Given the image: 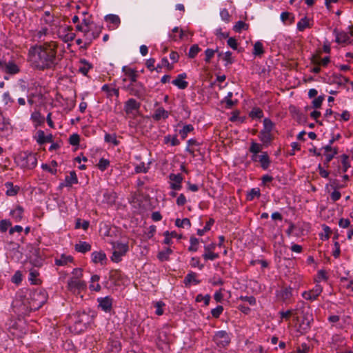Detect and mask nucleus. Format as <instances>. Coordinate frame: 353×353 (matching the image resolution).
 <instances>
[{
	"label": "nucleus",
	"instance_id": "obj_1",
	"mask_svg": "<svg viewBox=\"0 0 353 353\" xmlns=\"http://www.w3.org/2000/svg\"><path fill=\"white\" fill-rule=\"evenodd\" d=\"M57 43L50 41L30 46L27 61L34 70L44 71L54 69L58 64Z\"/></svg>",
	"mask_w": 353,
	"mask_h": 353
},
{
	"label": "nucleus",
	"instance_id": "obj_2",
	"mask_svg": "<svg viewBox=\"0 0 353 353\" xmlns=\"http://www.w3.org/2000/svg\"><path fill=\"white\" fill-rule=\"evenodd\" d=\"M77 31L83 33L85 43L90 44L94 39L99 37L101 32V27L92 23L90 25L88 19H82L81 23L76 26Z\"/></svg>",
	"mask_w": 353,
	"mask_h": 353
},
{
	"label": "nucleus",
	"instance_id": "obj_3",
	"mask_svg": "<svg viewBox=\"0 0 353 353\" xmlns=\"http://www.w3.org/2000/svg\"><path fill=\"white\" fill-rule=\"evenodd\" d=\"M13 312L19 317H23L32 311L27 296L18 294L12 301Z\"/></svg>",
	"mask_w": 353,
	"mask_h": 353
},
{
	"label": "nucleus",
	"instance_id": "obj_4",
	"mask_svg": "<svg viewBox=\"0 0 353 353\" xmlns=\"http://www.w3.org/2000/svg\"><path fill=\"white\" fill-rule=\"evenodd\" d=\"M15 162L23 169L32 170L37 165V158L35 154L27 151L21 152L16 156Z\"/></svg>",
	"mask_w": 353,
	"mask_h": 353
},
{
	"label": "nucleus",
	"instance_id": "obj_5",
	"mask_svg": "<svg viewBox=\"0 0 353 353\" xmlns=\"http://www.w3.org/2000/svg\"><path fill=\"white\" fill-rule=\"evenodd\" d=\"M27 298L33 311L39 310L46 303L48 294L44 290H38L30 293L29 296Z\"/></svg>",
	"mask_w": 353,
	"mask_h": 353
},
{
	"label": "nucleus",
	"instance_id": "obj_6",
	"mask_svg": "<svg viewBox=\"0 0 353 353\" xmlns=\"http://www.w3.org/2000/svg\"><path fill=\"white\" fill-rule=\"evenodd\" d=\"M6 326L9 332L14 337L21 338L26 333L24 322L20 319L18 321L10 319L6 323Z\"/></svg>",
	"mask_w": 353,
	"mask_h": 353
},
{
	"label": "nucleus",
	"instance_id": "obj_7",
	"mask_svg": "<svg viewBox=\"0 0 353 353\" xmlns=\"http://www.w3.org/2000/svg\"><path fill=\"white\" fill-rule=\"evenodd\" d=\"M113 252L111 260L115 263L121 261L122 256H124L128 250V244L127 243L116 242L112 245Z\"/></svg>",
	"mask_w": 353,
	"mask_h": 353
},
{
	"label": "nucleus",
	"instance_id": "obj_8",
	"mask_svg": "<svg viewBox=\"0 0 353 353\" xmlns=\"http://www.w3.org/2000/svg\"><path fill=\"white\" fill-rule=\"evenodd\" d=\"M86 282L77 279V278H70L68 281V289L73 293H79L86 289Z\"/></svg>",
	"mask_w": 353,
	"mask_h": 353
},
{
	"label": "nucleus",
	"instance_id": "obj_9",
	"mask_svg": "<svg viewBox=\"0 0 353 353\" xmlns=\"http://www.w3.org/2000/svg\"><path fill=\"white\" fill-rule=\"evenodd\" d=\"M322 292L323 287L319 283H316L312 289L307 291H304L302 293V296L305 300L314 301L317 299Z\"/></svg>",
	"mask_w": 353,
	"mask_h": 353
},
{
	"label": "nucleus",
	"instance_id": "obj_10",
	"mask_svg": "<svg viewBox=\"0 0 353 353\" xmlns=\"http://www.w3.org/2000/svg\"><path fill=\"white\" fill-rule=\"evenodd\" d=\"M49 34V29L44 26L31 31V37L34 41L40 43L45 41Z\"/></svg>",
	"mask_w": 353,
	"mask_h": 353
},
{
	"label": "nucleus",
	"instance_id": "obj_11",
	"mask_svg": "<svg viewBox=\"0 0 353 353\" xmlns=\"http://www.w3.org/2000/svg\"><path fill=\"white\" fill-rule=\"evenodd\" d=\"M128 88L131 94L138 97L139 99H143L145 95V88L140 82L129 84Z\"/></svg>",
	"mask_w": 353,
	"mask_h": 353
},
{
	"label": "nucleus",
	"instance_id": "obj_12",
	"mask_svg": "<svg viewBox=\"0 0 353 353\" xmlns=\"http://www.w3.org/2000/svg\"><path fill=\"white\" fill-rule=\"evenodd\" d=\"M214 341L218 346L225 347L230 343V339L227 332L221 330L215 333Z\"/></svg>",
	"mask_w": 353,
	"mask_h": 353
},
{
	"label": "nucleus",
	"instance_id": "obj_13",
	"mask_svg": "<svg viewBox=\"0 0 353 353\" xmlns=\"http://www.w3.org/2000/svg\"><path fill=\"white\" fill-rule=\"evenodd\" d=\"M216 248V244L212 243L209 245L204 246V254H203V257L205 261H214L219 257V254L218 253H215L213 251Z\"/></svg>",
	"mask_w": 353,
	"mask_h": 353
},
{
	"label": "nucleus",
	"instance_id": "obj_14",
	"mask_svg": "<svg viewBox=\"0 0 353 353\" xmlns=\"http://www.w3.org/2000/svg\"><path fill=\"white\" fill-rule=\"evenodd\" d=\"M169 179L172 182L170 183V187L172 190H180L182 188L183 176L181 174H170Z\"/></svg>",
	"mask_w": 353,
	"mask_h": 353
},
{
	"label": "nucleus",
	"instance_id": "obj_15",
	"mask_svg": "<svg viewBox=\"0 0 353 353\" xmlns=\"http://www.w3.org/2000/svg\"><path fill=\"white\" fill-rule=\"evenodd\" d=\"M59 37L65 42L72 41L75 38V34L72 32V28L66 26L61 29L59 32Z\"/></svg>",
	"mask_w": 353,
	"mask_h": 353
},
{
	"label": "nucleus",
	"instance_id": "obj_16",
	"mask_svg": "<svg viewBox=\"0 0 353 353\" xmlns=\"http://www.w3.org/2000/svg\"><path fill=\"white\" fill-rule=\"evenodd\" d=\"M325 150V162L324 165L325 168H328V164L331 161V160L334 157V156L338 153V150L336 148H332L330 145H325L323 147Z\"/></svg>",
	"mask_w": 353,
	"mask_h": 353
},
{
	"label": "nucleus",
	"instance_id": "obj_17",
	"mask_svg": "<svg viewBox=\"0 0 353 353\" xmlns=\"http://www.w3.org/2000/svg\"><path fill=\"white\" fill-rule=\"evenodd\" d=\"M99 307L105 312H110L112 306V299L107 296L103 298H99L97 299Z\"/></svg>",
	"mask_w": 353,
	"mask_h": 353
},
{
	"label": "nucleus",
	"instance_id": "obj_18",
	"mask_svg": "<svg viewBox=\"0 0 353 353\" xmlns=\"http://www.w3.org/2000/svg\"><path fill=\"white\" fill-rule=\"evenodd\" d=\"M140 108V103L134 99H129L124 105V110L126 114H132L134 111H137Z\"/></svg>",
	"mask_w": 353,
	"mask_h": 353
},
{
	"label": "nucleus",
	"instance_id": "obj_19",
	"mask_svg": "<svg viewBox=\"0 0 353 353\" xmlns=\"http://www.w3.org/2000/svg\"><path fill=\"white\" fill-rule=\"evenodd\" d=\"M91 259L94 263H100L103 265L106 263L107 258L105 254L102 251H95L91 254Z\"/></svg>",
	"mask_w": 353,
	"mask_h": 353
},
{
	"label": "nucleus",
	"instance_id": "obj_20",
	"mask_svg": "<svg viewBox=\"0 0 353 353\" xmlns=\"http://www.w3.org/2000/svg\"><path fill=\"white\" fill-rule=\"evenodd\" d=\"M186 77L185 73L179 74L177 77L172 81V84L181 90L186 88L188 85V82L185 81Z\"/></svg>",
	"mask_w": 353,
	"mask_h": 353
},
{
	"label": "nucleus",
	"instance_id": "obj_21",
	"mask_svg": "<svg viewBox=\"0 0 353 353\" xmlns=\"http://www.w3.org/2000/svg\"><path fill=\"white\" fill-rule=\"evenodd\" d=\"M169 116V113L163 108L159 107L157 108L152 115V119L154 121H160L161 119H166Z\"/></svg>",
	"mask_w": 353,
	"mask_h": 353
},
{
	"label": "nucleus",
	"instance_id": "obj_22",
	"mask_svg": "<svg viewBox=\"0 0 353 353\" xmlns=\"http://www.w3.org/2000/svg\"><path fill=\"white\" fill-rule=\"evenodd\" d=\"M183 30L179 29V27H174L170 33H169L168 37L170 41H178L183 39Z\"/></svg>",
	"mask_w": 353,
	"mask_h": 353
},
{
	"label": "nucleus",
	"instance_id": "obj_23",
	"mask_svg": "<svg viewBox=\"0 0 353 353\" xmlns=\"http://www.w3.org/2000/svg\"><path fill=\"white\" fill-rule=\"evenodd\" d=\"M3 72L10 74H15L19 72V68L13 61H8V63H4Z\"/></svg>",
	"mask_w": 353,
	"mask_h": 353
},
{
	"label": "nucleus",
	"instance_id": "obj_24",
	"mask_svg": "<svg viewBox=\"0 0 353 353\" xmlns=\"http://www.w3.org/2000/svg\"><path fill=\"white\" fill-rule=\"evenodd\" d=\"M6 188V194L8 196H13L18 194L20 188L18 185H14L13 183L8 181L5 183Z\"/></svg>",
	"mask_w": 353,
	"mask_h": 353
},
{
	"label": "nucleus",
	"instance_id": "obj_25",
	"mask_svg": "<svg viewBox=\"0 0 353 353\" xmlns=\"http://www.w3.org/2000/svg\"><path fill=\"white\" fill-rule=\"evenodd\" d=\"M77 183L78 179L77 174L74 171H72L70 172L69 175L65 176L64 183H61V185L70 187L74 184H77Z\"/></svg>",
	"mask_w": 353,
	"mask_h": 353
},
{
	"label": "nucleus",
	"instance_id": "obj_26",
	"mask_svg": "<svg viewBox=\"0 0 353 353\" xmlns=\"http://www.w3.org/2000/svg\"><path fill=\"white\" fill-rule=\"evenodd\" d=\"M330 62V57L327 56L323 58H321L318 55H314L312 58V63L314 65H319L320 67H326Z\"/></svg>",
	"mask_w": 353,
	"mask_h": 353
},
{
	"label": "nucleus",
	"instance_id": "obj_27",
	"mask_svg": "<svg viewBox=\"0 0 353 353\" xmlns=\"http://www.w3.org/2000/svg\"><path fill=\"white\" fill-rule=\"evenodd\" d=\"M292 296V293L291 288H285L281 289L280 291L276 292V296L283 301L290 299Z\"/></svg>",
	"mask_w": 353,
	"mask_h": 353
},
{
	"label": "nucleus",
	"instance_id": "obj_28",
	"mask_svg": "<svg viewBox=\"0 0 353 353\" xmlns=\"http://www.w3.org/2000/svg\"><path fill=\"white\" fill-rule=\"evenodd\" d=\"M258 161L260 163L261 167L264 170L268 169L271 163L270 157L266 152H262V154L259 156Z\"/></svg>",
	"mask_w": 353,
	"mask_h": 353
},
{
	"label": "nucleus",
	"instance_id": "obj_29",
	"mask_svg": "<svg viewBox=\"0 0 353 353\" xmlns=\"http://www.w3.org/2000/svg\"><path fill=\"white\" fill-rule=\"evenodd\" d=\"M23 208L17 205L14 209L10 211V214L15 222H19L23 218Z\"/></svg>",
	"mask_w": 353,
	"mask_h": 353
},
{
	"label": "nucleus",
	"instance_id": "obj_30",
	"mask_svg": "<svg viewBox=\"0 0 353 353\" xmlns=\"http://www.w3.org/2000/svg\"><path fill=\"white\" fill-rule=\"evenodd\" d=\"M100 279V276L97 274H94L90 278V283L89 285V288L92 291L99 292L101 289V285L99 281Z\"/></svg>",
	"mask_w": 353,
	"mask_h": 353
},
{
	"label": "nucleus",
	"instance_id": "obj_31",
	"mask_svg": "<svg viewBox=\"0 0 353 353\" xmlns=\"http://www.w3.org/2000/svg\"><path fill=\"white\" fill-rule=\"evenodd\" d=\"M200 281L197 279V274L194 272H189L184 279V284L188 286L191 284L197 285Z\"/></svg>",
	"mask_w": 353,
	"mask_h": 353
},
{
	"label": "nucleus",
	"instance_id": "obj_32",
	"mask_svg": "<svg viewBox=\"0 0 353 353\" xmlns=\"http://www.w3.org/2000/svg\"><path fill=\"white\" fill-rule=\"evenodd\" d=\"M30 119L34 124L35 127L41 125L45 121L44 117L38 111H34L31 114Z\"/></svg>",
	"mask_w": 353,
	"mask_h": 353
},
{
	"label": "nucleus",
	"instance_id": "obj_33",
	"mask_svg": "<svg viewBox=\"0 0 353 353\" xmlns=\"http://www.w3.org/2000/svg\"><path fill=\"white\" fill-rule=\"evenodd\" d=\"M75 250L80 253H86L91 250V245L85 241H79L74 245Z\"/></svg>",
	"mask_w": 353,
	"mask_h": 353
},
{
	"label": "nucleus",
	"instance_id": "obj_34",
	"mask_svg": "<svg viewBox=\"0 0 353 353\" xmlns=\"http://www.w3.org/2000/svg\"><path fill=\"white\" fill-rule=\"evenodd\" d=\"M73 262V257L70 255L62 254L59 258L55 259V264L59 266H64Z\"/></svg>",
	"mask_w": 353,
	"mask_h": 353
},
{
	"label": "nucleus",
	"instance_id": "obj_35",
	"mask_svg": "<svg viewBox=\"0 0 353 353\" xmlns=\"http://www.w3.org/2000/svg\"><path fill=\"white\" fill-rule=\"evenodd\" d=\"M334 33L335 34L336 41L339 43H345L350 39V36L345 32H338L334 30Z\"/></svg>",
	"mask_w": 353,
	"mask_h": 353
},
{
	"label": "nucleus",
	"instance_id": "obj_36",
	"mask_svg": "<svg viewBox=\"0 0 353 353\" xmlns=\"http://www.w3.org/2000/svg\"><path fill=\"white\" fill-rule=\"evenodd\" d=\"M11 132V127L8 119L0 117V133Z\"/></svg>",
	"mask_w": 353,
	"mask_h": 353
},
{
	"label": "nucleus",
	"instance_id": "obj_37",
	"mask_svg": "<svg viewBox=\"0 0 353 353\" xmlns=\"http://www.w3.org/2000/svg\"><path fill=\"white\" fill-rule=\"evenodd\" d=\"M39 275V271L35 268H32L30 270L28 280L31 284L37 285L39 283V279L38 276Z\"/></svg>",
	"mask_w": 353,
	"mask_h": 353
},
{
	"label": "nucleus",
	"instance_id": "obj_38",
	"mask_svg": "<svg viewBox=\"0 0 353 353\" xmlns=\"http://www.w3.org/2000/svg\"><path fill=\"white\" fill-rule=\"evenodd\" d=\"M335 183H336V181H333V185L334 186V191L331 193L330 194V198L331 199L335 202L338 200L340 199L341 196V194L340 193V192L339 190H337L338 188H345L346 185H335Z\"/></svg>",
	"mask_w": 353,
	"mask_h": 353
},
{
	"label": "nucleus",
	"instance_id": "obj_39",
	"mask_svg": "<svg viewBox=\"0 0 353 353\" xmlns=\"http://www.w3.org/2000/svg\"><path fill=\"white\" fill-rule=\"evenodd\" d=\"M310 27V19L306 17L302 18L296 24L297 30L301 32Z\"/></svg>",
	"mask_w": 353,
	"mask_h": 353
},
{
	"label": "nucleus",
	"instance_id": "obj_40",
	"mask_svg": "<svg viewBox=\"0 0 353 353\" xmlns=\"http://www.w3.org/2000/svg\"><path fill=\"white\" fill-rule=\"evenodd\" d=\"M219 57H222L223 60L225 61V66L231 65L234 62L232 52L230 51H227L225 53L220 52Z\"/></svg>",
	"mask_w": 353,
	"mask_h": 353
},
{
	"label": "nucleus",
	"instance_id": "obj_41",
	"mask_svg": "<svg viewBox=\"0 0 353 353\" xmlns=\"http://www.w3.org/2000/svg\"><path fill=\"white\" fill-rule=\"evenodd\" d=\"M249 25L243 21H238L233 26V30L236 32H241L242 30H247Z\"/></svg>",
	"mask_w": 353,
	"mask_h": 353
},
{
	"label": "nucleus",
	"instance_id": "obj_42",
	"mask_svg": "<svg viewBox=\"0 0 353 353\" xmlns=\"http://www.w3.org/2000/svg\"><path fill=\"white\" fill-rule=\"evenodd\" d=\"M163 142L165 144L170 143L172 146H176L180 144L179 140L177 139L176 135L171 136L167 135L164 137Z\"/></svg>",
	"mask_w": 353,
	"mask_h": 353
},
{
	"label": "nucleus",
	"instance_id": "obj_43",
	"mask_svg": "<svg viewBox=\"0 0 353 353\" xmlns=\"http://www.w3.org/2000/svg\"><path fill=\"white\" fill-rule=\"evenodd\" d=\"M105 19L106 22L112 23L114 28L117 27L120 23L119 17L115 14H108L105 16Z\"/></svg>",
	"mask_w": 353,
	"mask_h": 353
},
{
	"label": "nucleus",
	"instance_id": "obj_44",
	"mask_svg": "<svg viewBox=\"0 0 353 353\" xmlns=\"http://www.w3.org/2000/svg\"><path fill=\"white\" fill-rule=\"evenodd\" d=\"M190 244L188 250L193 252H196L199 246V240L194 236H191L190 239Z\"/></svg>",
	"mask_w": 353,
	"mask_h": 353
},
{
	"label": "nucleus",
	"instance_id": "obj_45",
	"mask_svg": "<svg viewBox=\"0 0 353 353\" xmlns=\"http://www.w3.org/2000/svg\"><path fill=\"white\" fill-rule=\"evenodd\" d=\"M233 96V93L232 92H229L225 97L223 99L221 103H225L227 108H231L233 105H234L237 101H232V97Z\"/></svg>",
	"mask_w": 353,
	"mask_h": 353
},
{
	"label": "nucleus",
	"instance_id": "obj_46",
	"mask_svg": "<svg viewBox=\"0 0 353 353\" xmlns=\"http://www.w3.org/2000/svg\"><path fill=\"white\" fill-rule=\"evenodd\" d=\"M341 170L343 172H346L347 170L351 167L350 162L349 161V157L347 154L341 155Z\"/></svg>",
	"mask_w": 353,
	"mask_h": 353
},
{
	"label": "nucleus",
	"instance_id": "obj_47",
	"mask_svg": "<svg viewBox=\"0 0 353 353\" xmlns=\"http://www.w3.org/2000/svg\"><path fill=\"white\" fill-rule=\"evenodd\" d=\"M261 196L260 189L259 188H252L247 194V200L252 201L254 198H259Z\"/></svg>",
	"mask_w": 353,
	"mask_h": 353
},
{
	"label": "nucleus",
	"instance_id": "obj_48",
	"mask_svg": "<svg viewBox=\"0 0 353 353\" xmlns=\"http://www.w3.org/2000/svg\"><path fill=\"white\" fill-rule=\"evenodd\" d=\"M194 127L191 124L185 125L181 130H179V134L183 139H185L188 133L193 131Z\"/></svg>",
	"mask_w": 353,
	"mask_h": 353
},
{
	"label": "nucleus",
	"instance_id": "obj_49",
	"mask_svg": "<svg viewBox=\"0 0 353 353\" xmlns=\"http://www.w3.org/2000/svg\"><path fill=\"white\" fill-rule=\"evenodd\" d=\"M175 225L178 228H190L191 223L189 219L184 218L183 219H176L175 221Z\"/></svg>",
	"mask_w": 353,
	"mask_h": 353
},
{
	"label": "nucleus",
	"instance_id": "obj_50",
	"mask_svg": "<svg viewBox=\"0 0 353 353\" xmlns=\"http://www.w3.org/2000/svg\"><path fill=\"white\" fill-rule=\"evenodd\" d=\"M264 53L263 43L260 41H256L254 45L253 54L255 56H261Z\"/></svg>",
	"mask_w": 353,
	"mask_h": 353
},
{
	"label": "nucleus",
	"instance_id": "obj_51",
	"mask_svg": "<svg viewBox=\"0 0 353 353\" xmlns=\"http://www.w3.org/2000/svg\"><path fill=\"white\" fill-rule=\"evenodd\" d=\"M214 221L213 219H210L209 221L205 223V225L203 229L197 230V234L203 236L205 232L209 231L211 229L212 225L214 224Z\"/></svg>",
	"mask_w": 353,
	"mask_h": 353
},
{
	"label": "nucleus",
	"instance_id": "obj_52",
	"mask_svg": "<svg viewBox=\"0 0 353 353\" xmlns=\"http://www.w3.org/2000/svg\"><path fill=\"white\" fill-rule=\"evenodd\" d=\"M259 138H260V140L263 143H270V141L272 140L271 132H268L261 130L260 132Z\"/></svg>",
	"mask_w": 353,
	"mask_h": 353
},
{
	"label": "nucleus",
	"instance_id": "obj_53",
	"mask_svg": "<svg viewBox=\"0 0 353 353\" xmlns=\"http://www.w3.org/2000/svg\"><path fill=\"white\" fill-rule=\"evenodd\" d=\"M104 140L107 143H111L114 145H119V141L117 139V135L115 134L106 133L104 137Z\"/></svg>",
	"mask_w": 353,
	"mask_h": 353
},
{
	"label": "nucleus",
	"instance_id": "obj_54",
	"mask_svg": "<svg viewBox=\"0 0 353 353\" xmlns=\"http://www.w3.org/2000/svg\"><path fill=\"white\" fill-rule=\"evenodd\" d=\"M46 134L44 131L39 130L37 132L35 139L38 144L43 145L46 143Z\"/></svg>",
	"mask_w": 353,
	"mask_h": 353
},
{
	"label": "nucleus",
	"instance_id": "obj_55",
	"mask_svg": "<svg viewBox=\"0 0 353 353\" xmlns=\"http://www.w3.org/2000/svg\"><path fill=\"white\" fill-rule=\"evenodd\" d=\"M262 149L263 145L261 144L256 143L254 141H252L250 147L249 148V151L251 153L258 154L261 152Z\"/></svg>",
	"mask_w": 353,
	"mask_h": 353
},
{
	"label": "nucleus",
	"instance_id": "obj_56",
	"mask_svg": "<svg viewBox=\"0 0 353 353\" xmlns=\"http://www.w3.org/2000/svg\"><path fill=\"white\" fill-rule=\"evenodd\" d=\"M172 253V250L170 248H166L165 250L160 252L158 254V258L160 261H167L169 259V256Z\"/></svg>",
	"mask_w": 353,
	"mask_h": 353
},
{
	"label": "nucleus",
	"instance_id": "obj_57",
	"mask_svg": "<svg viewBox=\"0 0 353 353\" xmlns=\"http://www.w3.org/2000/svg\"><path fill=\"white\" fill-rule=\"evenodd\" d=\"M274 124L270 119L265 118L263 119V128L262 130L268 132H271L274 128Z\"/></svg>",
	"mask_w": 353,
	"mask_h": 353
},
{
	"label": "nucleus",
	"instance_id": "obj_58",
	"mask_svg": "<svg viewBox=\"0 0 353 353\" xmlns=\"http://www.w3.org/2000/svg\"><path fill=\"white\" fill-rule=\"evenodd\" d=\"M81 62L83 63V65L79 68V70L83 75H86L92 66L85 59L81 60Z\"/></svg>",
	"mask_w": 353,
	"mask_h": 353
},
{
	"label": "nucleus",
	"instance_id": "obj_59",
	"mask_svg": "<svg viewBox=\"0 0 353 353\" xmlns=\"http://www.w3.org/2000/svg\"><path fill=\"white\" fill-rule=\"evenodd\" d=\"M149 170V167L145 165L144 162H141L137 165L134 168V172L137 174L139 173H146Z\"/></svg>",
	"mask_w": 353,
	"mask_h": 353
},
{
	"label": "nucleus",
	"instance_id": "obj_60",
	"mask_svg": "<svg viewBox=\"0 0 353 353\" xmlns=\"http://www.w3.org/2000/svg\"><path fill=\"white\" fill-rule=\"evenodd\" d=\"M328 279L326 272L324 270H320L318 271L316 274V279H315L316 283H319L321 281H327Z\"/></svg>",
	"mask_w": 353,
	"mask_h": 353
},
{
	"label": "nucleus",
	"instance_id": "obj_61",
	"mask_svg": "<svg viewBox=\"0 0 353 353\" xmlns=\"http://www.w3.org/2000/svg\"><path fill=\"white\" fill-rule=\"evenodd\" d=\"M250 116L252 117V118H256V119H261L263 117V111L259 108H253L250 113Z\"/></svg>",
	"mask_w": 353,
	"mask_h": 353
},
{
	"label": "nucleus",
	"instance_id": "obj_62",
	"mask_svg": "<svg viewBox=\"0 0 353 353\" xmlns=\"http://www.w3.org/2000/svg\"><path fill=\"white\" fill-rule=\"evenodd\" d=\"M200 51L201 48L198 46V45H193L189 50L188 57L190 58H194Z\"/></svg>",
	"mask_w": 353,
	"mask_h": 353
},
{
	"label": "nucleus",
	"instance_id": "obj_63",
	"mask_svg": "<svg viewBox=\"0 0 353 353\" xmlns=\"http://www.w3.org/2000/svg\"><path fill=\"white\" fill-rule=\"evenodd\" d=\"M80 137L78 134L74 133L70 136L69 137V143L70 145L73 146H77L79 144Z\"/></svg>",
	"mask_w": 353,
	"mask_h": 353
},
{
	"label": "nucleus",
	"instance_id": "obj_64",
	"mask_svg": "<svg viewBox=\"0 0 353 353\" xmlns=\"http://www.w3.org/2000/svg\"><path fill=\"white\" fill-rule=\"evenodd\" d=\"M110 165V161L108 159L101 158L98 163V168L101 171L105 170Z\"/></svg>",
	"mask_w": 353,
	"mask_h": 353
}]
</instances>
